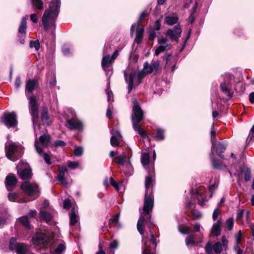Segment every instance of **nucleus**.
<instances>
[{"label":"nucleus","instance_id":"1","mask_svg":"<svg viewBox=\"0 0 254 254\" xmlns=\"http://www.w3.org/2000/svg\"><path fill=\"white\" fill-rule=\"evenodd\" d=\"M154 171L149 172V175L146 177L145 181V193L144 195V204L142 208V212L141 213L140 217L137 221V229L141 236L144 235V222H149L154 225L151 221V212L154 206V196L153 194V176Z\"/></svg>","mask_w":254,"mask_h":254},{"label":"nucleus","instance_id":"2","mask_svg":"<svg viewBox=\"0 0 254 254\" xmlns=\"http://www.w3.org/2000/svg\"><path fill=\"white\" fill-rule=\"evenodd\" d=\"M61 5L60 0H52L49 8L46 10L42 16V23L46 30L50 26H54L55 21L59 14Z\"/></svg>","mask_w":254,"mask_h":254},{"label":"nucleus","instance_id":"3","mask_svg":"<svg viewBox=\"0 0 254 254\" xmlns=\"http://www.w3.org/2000/svg\"><path fill=\"white\" fill-rule=\"evenodd\" d=\"M144 119V112L139 106L136 100L133 101L132 113L131 115V121L133 129L142 137H147L146 132L141 128L138 124Z\"/></svg>","mask_w":254,"mask_h":254},{"label":"nucleus","instance_id":"4","mask_svg":"<svg viewBox=\"0 0 254 254\" xmlns=\"http://www.w3.org/2000/svg\"><path fill=\"white\" fill-rule=\"evenodd\" d=\"M124 76L126 82L128 84V93L133 87L139 85L144 77L145 74L143 71L136 70L130 71L129 68H127L124 71Z\"/></svg>","mask_w":254,"mask_h":254},{"label":"nucleus","instance_id":"5","mask_svg":"<svg viewBox=\"0 0 254 254\" xmlns=\"http://www.w3.org/2000/svg\"><path fill=\"white\" fill-rule=\"evenodd\" d=\"M234 77L233 76L229 75L225 77L224 81L220 84V89L221 91L228 95H232L234 94V91L237 92L239 91L238 90V87L242 86V83L238 82L235 84Z\"/></svg>","mask_w":254,"mask_h":254},{"label":"nucleus","instance_id":"6","mask_svg":"<svg viewBox=\"0 0 254 254\" xmlns=\"http://www.w3.org/2000/svg\"><path fill=\"white\" fill-rule=\"evenodd\" d=\"M32 242L34 245H43L50 247L54 245L55 241L52 234L37 233L32 238Z\"/></svg>","mask_w":254,"mask_h":254},{"label":"nucleus","instance_id":"7","mask_svg":"<svg viewBox=\"0 0 254 254\" xmlns=\"http://www.w3.org/2000/svg\"><path fill=\"white\" fill-rule=\"evenodd\" d=\"M22 147L19 144L11 142L5 144V152L6 157L10 160L15 161L18 159L16 153L21 150Z\"/></svg>","mask_w":254,"mask_h":254},{"label":"nucleus","instance_id":"8","mask_svg":"<svg viewBox=\"0 0 254 254\" xmlns=\"http://www.w3.org/2000/svg\"><path fill=\"white\" fill-rule=\"evenodd\" d=\"M67 111L71 114L72 117L70 119H67L65 126L70 130H81L83 128L82 123L75 117L74 111L71 109H68Z\"/></svg>","mask_w":254,"mask_h":254},{"label":"nucleus","instance_id":"9","mask_svg":"<svg viewBox=\"0 0 254 254\" xmlns=\"http://www.w3.org/2000/svg\"><path fill=\"white\" fill-rule=\"evenodd\" d=\"M23 191L29 195H34L33 199L37 198L40 194L39 186L35 183L24 182L21 185Z\"/></svg>","mask_w":254,"mask_h":254},{"label":"nucleus","instance_id":"10","mask_svg":"<svg viewBox=\"0 0 254 254\" xmlns=\"http://www.w3.org/2000/svg\"><path fill=\"white\" fill-rule=\"evenodd\" d=\"M29 101V110L32 118L34 128L37 124L39 118V111L38 102L35 96H30L28 98Z\"/></svg>","mask_w":254,"mask_h":254},{"label":"nucleus","instance_id":"11","mask_svg":"<svg viewBox=\"0 0 254 254\" xmlns=\"http://www.w3.org/2000/svg\"><path fill=\"white\" fill-rule=\"evenodd\" d=\"M17 116L15 112L5 113L1 118V121L7 127H14L17 125Z\"/></svg>","mask_w":254,"mask_h":254},{"label":"nucleus","instance_id":"12","mask_svg":"<svg viewBox=\"0 0 254 254\" xmlns=\"http://www.w3.org/2000/svg\"><path fill=\"white\" fill-rule=\"evenodd\" d=\"M223 247L220 242H216L212 247L211 243L209 241L205 247V252L207 254H213V250L216 254H220L222 252Z\"/></svg>","mask_w":254,"mask_h":254},{"label":"nucleus","instance_id":"13","mask_svg":"<svg viewBox=\"0 0 254 254\" xmlns=\"http://www.w3.org/2000/svg\"><path fill=\"white\" fill-rule=\"evenodd\" d=\"M160 63L158 61H154L149 64L147 62L144 63L143 64V71L145 76L147 74L151 73L153 72H157L159 70Z\"/></svg>","mask_w":254,"mask_h":254},{"label":"nucleus","instance_id":"14","mask_svg":"<svg viewBox=\"0 0 254 254\" xmlns=\"http://www.w3.org/2000/svg\"><path fill=\"white\" fill-rule=\"evenodd\" d=\"M139 25V21H138L136 23L133 24L130 28L131 35H132L133 32L135 30L136 31V37L134 41L137 44L140 43L142 41L144 33V28L141 27L138 28Z\"/></svg>","mask_w":254,"mask_h":254},{"label":"nucleus","instance_id":"15","mask_svg":"<svg viewBox=\"0 0 254 254\" xmlns=\"http://www.w3.org/2000/svg\"><path fill=\"white\" fill-rule=\"evenodd\" d=\"M158 43L159 46L157 47L155 52V55L158 56L162 52L169 50L171 49V46L169 43L167 39L162 38L158 39Z\"/></svg>","mask_w":254,"mask_h":254},{"label":"nucleus","instance_id":"16","mask_svg":"<svg viewBox=\"0 0 254 254\" xmlns=\"http://www.w3.org/2000/svg\"><path fill=\"white\" fill-rule=\"evenodd\" d=\"M182 34V29L180 25L175 26L173 29H169L166 35H168L172 41L178 42L179 38L181 37Z\"/></svg>","mask_w":254,"mask_h":254},{"label":"nucleus","instance_id":"17","mask_svg":"<svg viewBox=\"0 0 254 254\" xmlns=\"http://www.w3.org/2000/svg\"><path fill=\"white\" fill-rule=\"evenodd\" d=\"M34 146H35V149H36L37 153L40 156H42L43 155L44 161L46 162V163L49 165H51L52 164V162L51 161V155H50V154L47 153H43V150L42 148H41L39 147V142L37 140V139H35V140Z\"/></svg>","mask_w":254,"mask_h":254},{"label":"nucleus","instance_id":"18","mask_svg":"<svg viewBox=\"0 0 254 254\" xmlns=\"http://www.w3.org/2000/svg\"><path fill=\"white\" fill-rule=\"evenodd\" d=\"M39 86V82L37 79H29L25 84V91L28 94L32 93Z\"/></svg>","mask_w":254,"mask_h":254},{"label":"nucleus","instance_id":"19","mask_svg":"<svg viewBox=\"0 0 254 254\" xmlns=\"http://www.w3.org/2000/svg\"><path fill=\"white\" fill-rule=\"evenodd\" d=\"M21 164L19 163L17 167V173L19 174L20 178L23 180L30 179L32 177V172L30 168L21 169Z\"/></svg>","mask_w":254,"mask_h":254},{"label":"nucleus","instance_id":"20","mask_svg":"<svg viewBox=\"0 0 254 254\" xmlns=\"http://www.w3.org/2000/svg\"><path fill=\"white\" fill-rule=\"evenodd\" d=\"M16 183L17 180L13 175L9 174L6 177L5 184L6 188L8 191L12 190L13 189Z\"/></svg>","mask_w":254,"mask_h":254},{"label":"nucleus","instance_id":"21","mask_svg":"<svg viewBox=\"0 0 254 254\" xmlns=\"http://www.w3.org/2000/svg\"><path fill=\"white\" fill-rule=\"evenodd\" d=\"M112 135L111 137L110 143L112 146L116 147L119 145V142L118 139L122 137L120 132L117 130L113 129L111 131Z\"/></svg>","mask_w":254,"mask_h":254},{"label":"nucleus","instance_id":"22","mask_svg":"<svg viewBox=\"0 0 254 254\" xmlns=\"http://www.w3.org/2000/svg\"><path fill=\"white\" fill-rule=\"evenodd\" d=\"M165 60H166L165 64L166 69L167 70L171 69L172 71H173L176 68L177 64L176 59L170 55H167L165 58Z\"/></svg>","mask_w":254,"mask_h":254},{"label":"nucleus","instance_id":"23","mask_svg":"<svg viewBox=\"0 0 254 254\" xmlns=\"http://www.w3.org/2000/svg\"><path fill=\"white\" fill-rule=\"evenodd\" d=\"M67 169L65 167L60 166L59 170V174L58 176V181L64 186H66L67 185L66 179L64 178L65 173H67Z\"/></svg>","mask_w":254,"mask_h":254},{"label":"nucleus","instance_id":"24","mask_svg":"<svg viewBox=\"0 0 254 254\" xmlns=\"http://www.w3.org/2000/svg\"><path fill=\"white\" fill-rule=\"evenodd\" d=\"M215 146L216 147V151L218 155L221 158H224V156L222 155V153H223L226 150V146L222 143L220 142H217L216 141L215 142ZM212 148L213 149H214Z\"/></svg>","mask_w":254,"mask_h":254},{"label":"nucleus","instance_id":"25","mask_svg":"<svg viewBox=\"0 0 254 254\" xmlns=\"http://www.w3.org/2000/svg\"><path fill=\"white\" fill-rule=\"evenodd\" d=\"M222 222L220 220H218L213 225L211 229V233L215 236H218L221 234V225Z\"/></svg>","mask_w":254,"mask_h":254},{"label":"nucleus","instance_id":"26","mask_svg":"<svg viewBox=\"0 0 254 254\" xmlns=\"http://www.w3.org/2000/svg\"><path fill=\"white\" fill-rule=\"evenodd\" d=\"M114 61L109 55L103 57L102 61V66L105 70L106 68L109 67L113 63Z\"/></svg>","mask_w":254,"mask_h":254},{"label":"nucleus","instance_id":"27","mask_svg":"<svg viewBox=\"0 0 254 254\" xmlns=\"http://www.w3.org/2000/svg\"><path fill=\"white\" fill-rule=\"evenodd\" d=\"M51 136L48 133H44L39 137L40 142L45 146L47 147L51 142Z\"/></svg>","mask_w":254,"mask_h":254},{"label":"nucleus","instance_id":"28","mask_svg":"<svg viewBox=\"0 0 254 254\" xmlns=\"http://www.w3.org/2000/svg\"><path fill=\"white\" fill-rule=\"evenodd\" d=\"M65 249V243L62 242V243L58 244L55 250L51 251V253L52 254H63Z\"/></svg>","mask_w":254,"mask_h":254},{"label":"nucleus","instance_id":"29","mask_svg":"<svg viewBox=\"0 0 254 254\" xmlns=\"http://www.w3.org/2000/svg\"><path fill=\"white\" fill-rule=\"evenodd\" d=\"M141 162L143 167L146 169V166L150 162V155L148 152L142 153L140 158Z\"/></svg>","mask_w":254,"mask_h":254},{"label":"nucleus","instance_id":"30","mask_svg":"<svg viewBox=\"0 0 254 254\" xmlns=\"http://www.w3.org/2000/svg\"><path fill=\"white\" fill-rule=\"evenodd\" d=\"M15 250L17 254H25L27 252L28 248L23 243H18Z\"/></svg>","mask_w":254,"mask_h":254},{"label":"nucleus","instance_id":"31","mask_svg":"<svg viewBox=\"0 0 254 254\" xmlns=\"http://www.w3.org/2000/svg\"><path fill=\"white\" fill-rule=\"evenodd\" d=\"M7 196L8 199L11 201L18 202L19 203H22L26 201V200L20 199L18 195L15 193H9Z\"/></svg>","mask_w":254,"mask_h":254},{"label":"nucleus","instance_id":"32","mask_svg":"<svg viewBox=\"0 0 254 254\" xmlns=\"http://www.w3.org/2000/svg\"><path fill=\"white\" fill-rule=\"evenodd\" d=\"M40 217L41 219L45 221L47 223L51 221L53 217L52 214L45 211L40 212Z\"/></svg>","mask_w":254,"mask_h":254},{"label":"nucleus","instance_id":"33","mask_svg":"<svg viewBox=\"0 0 254 254\" xmlns=\"http://www.w3.org/2000/svg\"><path fill=\"white\" fill-rule=\"evenodd\" d=\"M70 218V225H74L79 220L78 216L75 213L73 209L72 210L71 212L69 214Z\"/></svg>","mask_w":254,"mask_h":254},{"label":"nucleus","instance_id":"34","mask_svg":"<svg viewBox=\"0 0 254 254\" xmlns=\"http://www.w3.org/2000/svg\"><path fill=\"white\" fill-rule=\"evenodd\" d=\"M42 121L44 124L47 125L51 124L52 121L48 116L47 109H45L43 111L42 113Z\"/></svg>","mask_w":254,"mask_h":254},{"label":"nucleus","instance_id":"35","mask_svg":"<svg viewBox=\"0 0 254 254\" xmlns=\"http://www.w3.org/2000/svg\"><path fill=\"white\" fill-rule=\"evenodd\" d=\"M156 140L160 141L164 139V130L161 128L156 129V134L153 137Z\"/></svg>","mask_w":254,"mask_h":254},{"label":"nucleus","instance_id":"36","mask_svg":"<svg viewBox=\"0 0 254 254\" xmlns=\"http://www.w3.org/2000/svg\"><path fill=\"white\" fill-rule=\"evenodd\" d=\"M26 19L25 17H22L19 27L18 32L20 34H25L26 30Z\"/></svg>","mask_w":254,"mask_h":254},{"label":"nucleus","instance_id":"37","mask_svg":"<svg viewBox=\"0 0 254 254\" xmlns=\"http://www.w3.org/2000/svg\"><path fill=\"white\" fill-rule=\"evenodd\" d=\"M216 97V99H212V101L215 100L216 101L215 103V104L217 106L218 108L221 109V108L224 106L225 104H226V102L224 100V99H222L221 96H215ZM214 102L212 101V105H214Z\"/></svg>","mask_w":254,"mask_h":254},{"label":"nucleus","instance_id":"38","mask_svg":"<svg viewBox=\"0 0 254 254\" xmlns=\"http://www.w3.org/2000/svg\"><path fill=\"white\" fill-rule=\"evenodd\" d=\"M178 21V18L177 16H167L165 17V22L169 25H173L174 24L177 23Z\"/></svg>","mask_w":254,"mask_h":254},{"label":"nucleus","instance_id":"39","mask_svg":"<svg viewBox=\"0 0 254 254\" xmlns=\"http://www.w3.org/2000/svg\"><path fill=\"white\" fill-rule=\"evenodd\" d=\"M32 6L39 10H42L44 8V4L41 0H31Z\"/></svg>","mask_w":254,"mask_h":254},{"label":"nucleus","instance_id":"40","mask_svg":"<svg viewBox=\"0 0 254 254\" xmlns=\"http://www.w3.org/2000/svg\"><path fill=\"white\" fill-rule=\"evenodd\" d=\"M20 222L24 225L26 228L30 229L31 228V226L30 225L29 220L27 216H23L19 218Z\"/></svg>","mask_w":254,"mask_h":254},{"label":"nucleus","instance_id":"41","mask_svg":"<svg viewBox=\"0 0 254 254\" xmlns=\"http://www.w3.org/2000/svg\"><path fill=\"white\" fill-rule=\"evenodd\" d=\"M178 229L179 232L183 234H188L191 231L190 227L184 225H180Z\"/></svg>","mask_w":254,"mask_h":254},{"label":"nucleus","instance_id":"42","mask_svg":"<svg viewBox=\"0 0 254 254\" xmlns=\"http://www.w3.org/2000/svg\"><path fill=\"white\" fill-rule=\"evenodd\" d=\"M0 227H2L6 224V219L7 218V213L5 210L0 212Z\"/></svg>","mask_w":254,"mask_h":254},{"label":"nucleus","instance_id":"43","mask_svg":"<svg viewBox=\"0 0 254 254\" xmlns=\"http://www.w3.org/2000/svg\"><path fill=\"white\" fill-rule=\"evenodd\" d=\"M196 197L199 204L201 206H203L205 205V202L207 201L206 198H203L201 193L198 191L196 192Z\"/></svg>","mask_w":254,"mask_h":254},{"label":"nucleus","instance_id":"44","mask_svg":"<svg viewBox=\"0 0 254 254\" xmlns=\"http://www.w3.org/2000/svg\"><path fill=\"white\" fill-rule=\"evenodd\" d=\"M215 131L214 130V124L213 123L212 127H211V131H210V134H211V141L212 143L211 146V149L214 148L215 146V142L214 139L215 136Z\"/></svg>","mask_w":254,"mask_h":254},{"label":"nucleus","instance_id":"45","mask_svg":"<svg viewBox=\"0 0 254 254\" xmlns=\"http://www.w3.org/2000/svg\"><path fill=\"white\" fill-rule=\"evenodd\" d=\"M186 245L188 247L189 246H193L194 243V236L191 235L187 237L185 240Z\"/></svg>","mask_w":254,"mask_h":254},{"label":"nucleus","instance_id":"46","mask_svg":"<svg viewBox=\"0 0 254 254\" xmlns=\"http://www.w3.org/2000/svg\"><path fill=\"white\" fill-rule=\"evenodd\" d=\"M241 171L244 172L245 173V180L246 182H248L251 179V170L249 168H246L245 169H243V168L241 169Z\"/></svg>","mask_w":254,"mask_h":254},{"label":"nucleus","instance_id":"47","mask_svg":"<svg viewBox=\"0 0 254 254\" xmlns=\"http://www.w3.org/2000/svg\"><path fill=\"white\" fill-rule=\"evenodd\" d=\"M148 241L146 240L144 242V248L143 250V254H154L153 252L151 251L149 247L148 246Z\"/></svg>","mask_w":254,"mask_h":254},{"label":"nucleus","instance_id":"48","mask_svg":"<svg viewBox=\"0 0 254 254\" xmlns=\"http://www.w3.org/2000/svg\"><path fill=\"white\" fill-rule=\"evenodd\" d=\"M18 243H16V239L13 237L11 238L10 240L9 248L10 250L13 251L16 249V246Z\"/></svg>","mask_w":254,"mask_h":254},{"label":"nucleus","instance_id":"49","mask_svg":"<svg viewBox=\"0 0 254 254\" xmlns=\"http://www.w3.org/2000/svg\"><path fill=\"white\" fill-rule=\"evenodd\" d=\"M116 158L118 160L117 161V163L121 165H124L125 164V162L126 160V157L125 156L123 155H120L119 156H117Z\"/></svg>","mask_w":254,"mask_h":254},{"label":"nucleus","instance_id":"50","mask_svg":"<svg viewBox=\"0 0 254 254\" xmlns=\"http://www.w3.org/2000/svg\"><path fill=\"white\" fill-rule=\"evenodd\" d=\"M79 163L78 162H72L71 161H68L67 162V166L72 170L75 169L79 166Z\"/></svg>","mask_w":254,"mask_h":254},{"label":"nucleus","instance_id":"51","mask_svg":"<svg viewBox=\"0 0 254 254\" xmlns=\"http://www.w3.org/2000/svg\"><path fill=\"white\" fill-rule=\"evenodd\" d=\"M226 225L227 229L231 230L233 229L234 226V219L233 218H228L226 221Z\"/></svg>","mask_w":254,"mask_h":254},{"label":"nucleus","instance_id":"52","mask_svg":"<svg viewBox=\"0 0 254 254\" xmlns=\"http://www.w3.org/2000/svg\"><path fill=\"white\" fill-rule=\"evenodd\" d=\"M110 182L111 185L113 186L117 190H119L120 186L122 185L121 183H119L115 181L112 177L110 178Z\"/></svg>","mask_w":254,"mask_h":254},{"label":"nucleus","instance_id":"53","mask_svg":"<svg viewBox=\"0 0 254 254\" xmlns=\"http://www.w3.org/2000/svg\"><path fill=\"white\" fill-rule=\"evenodd\" d=\"M83 152V148L81 146H77L74 150V154L76 156H80Z\"/></svg>","mask_w":254,"mask_h":254},{"label":"nucleus","instance_id":"54","mask_svg":"<svg viewBox=\"0 0 254 254\" xmlns=\"http://www.w3.org/2000/svg\"><path fill=\"white\" fill-rule=\"evenodd\" d=\"M211 162L213 167L215 169H220L221 167V162L218 160L211 158Z\"/></svg>","mask_w":254,"mask_h":254},{"label":"nucleus","instance_id":"55","mask_svg":"<svg viewBox=\"0 0 254 254\" xmlns=\"http://www.w3.org/2000/svg\"><path fill=\"white\" fill-rule=\"evenodd\" d=\"M30 47L31 48H34L36 50L38 51L40 48V44L39 41H31L30 43Z\"/></svg>","mask_w":254,"mask_h":254},{"label":"nucleus","instance_id":"56","mask_svg":"<svg viewBox=\"0 0 254 254\" xmlns=\"http://www.w3.org/2000/svg\"><path fill=\"white\" fill-rule=\"evenodd\" d=\"M242 235V231L241 230H240L238 232V233L237 234V235L235 236V240L237 243L236 245L238 246V244H239L241 243Z\"/></svg>","mask_w":254,"mask_h":254},{"label":"nucleus","instance_id":"57","mask_svg":"<svg viewBox=\"0 0 254 254\" xmlns=\"http://www.w3.org/2000/svg\"><path fill=\"white\" fill-rule=\"evenodd\" d=\"M150 232L151 233L150 234L151 238L150 239V241L153 245H154L155 247H156V246L157 245L156 239L155 238V237L154 234L152 233V231L150 230Z\"/></svg>","mask_w":254,"mask_h":254},{"label":"nucleus","instance_id":"58","mask_svg":"<svg viewBox=\"0 0 254 254\" xmlns=\"http://www.w3.org/2000/svg\"><path fill=\"white\" fill-rule=\"evenodd\" d=\"M250 141H254V125L251 128L248 136Z\"/></svg>","mask_w":254,"mask_h":254},{"label":"nucleus","instance_id":"59","mask_svg":"<svg viewBox=\"0 0 254 254\" xmlns=\"http://www.w3.org/2000/svg\"><path fill=\"white\" fill-rule=\"evenodd\" d=\"M64 207L65 209H68L71 206V201L69 199H65L64 201Z\"/></svg>","mask_w":254,"mask_h":254},{"label":"nucleus","instance_id":"60","mask_svg":"<svg viewBox=\"0 0 254 254\" xmlns=\"http://www.w3.org/2000/svg\"><path fill=\"white\" fill-rule=\"evenodd\" d=\"M119 246V242L117 240H114L110 245V249H115L118 248Z\"/></svg>","mask_w":254,"mask_h":254},{"label":"nucleus","instance_id":"61","mask_svg":"<svg viewBox=\"0 0 254 254\" xmlns=\"http://www.w3.org/2000/svg\"><path fill=\"white\" fill-rule=\"evenodd\" d=\"M54 144H55V146L56 147H57V146L63 147L65 145L66 143L63 140H56V141H55Z\"/></svg>","mask_w":254,"mask_h":254},{"label":"nucleus","instance_id":"62","mask_svg":"<svg viewBox=\"0 0 254 254\" xmlns=\"http://www.w3.org/2000/svg\"><path fill=\"white\" fill-rule=\"evenodd\" d=\"M113 107L111 104H109L108 109L107 111L106 116L108 118L111 119L112 117V113L111 110L112 109Z\"/></svg>","mask_w":254,"mask_h":254},{"label":"nucleus","instance_id":"63","mask_svg":"<svg viewBox=\"0 0 254 254\" xmlns=\"http://www.w3.org/2000/svg\"><path fill=\"white\" fill-rule=\"evenodd\" d=\"M244 210H239L237 214L236 219L237 220H241L243 216Z\"/></svg>","mask_w":254,"mask_h":254},{"label":"nucleus","instance_id":"64","mask_svg":"<svg viewBox=\"0 0 254 254\" xmlns=\"http://www.w3.org/2000/svg\"><path fill=\"white\" fill-rule=\"evenodd\" d=\"M234 249L237 254H242L243 253V250L240 249L238 245H235L234 247Z\"/></svg>","mask_w":254,"mask_h":254}]
</instances>
